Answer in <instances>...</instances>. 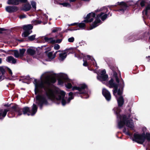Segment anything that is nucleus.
<instances>
[{
	"label": "nucleus",
	"mask_w": 150,
	"mask_h": 150,
	"mask_svg": "<svg viewBox=\"0 0 150 150\" xmlns=\"http://www.w3.org/2000/svg\"><path fill=\"white\" fill-rule=\"evenodd\" d=\"M87 57L88 59H90L91 60V63H93L94 66H95L97 69L98 68V67L97 66L96 63L93 58L89 55H87Z\"/></svg>",
	"instance_id": "412c9836"
},
{
	"label": "nucleus",
	"mask_w": 150,
	"mask_h": 150,
	"mask_svg": "<svg viewBox=\"0 0 150 150\" xmlns=\"http://www.w3.org/2000/svg\"><path fill=\"white\" fill-rule=\"evenodd\" d=\"M104 8H105L106 11H104L103 12H101L97 15L95 18V21L91 25L90 30H91L96 27L101 23L100 19L102 21H104L107 18L108 15L106 13L107 12V9L105 7H104Z\"/></svg>",
	"instance_id": "39448f33"
},
{
	"label": "nucleus",
	"mask_w": 150,
	"mask_h": 150,
	"mask_svg": "<svg viewBox=\"0 0 150 150\" xmlns=\"http://www.w3.org/2000/svg\"><path fill=\"white\" fill-rule=\"evenodd\" d=\"M87 88V85L85 84H82L79 85V86H74L72 87V90L74 91L76 90L78 91L75 93V94L79 93V94H84L83 98H87L89 96L87 93L86 90Z\"/></svg>",
	"instance_id": "0eeeda50"
},
{
	"label": "nucleus",
	"mask_w": 150,
	"mask_h": 150,
	"mask_svg": "<svg viewBox=\"0 0 150 150\" xmlns=\"http://www.w3.org/2000/svg\"><path fill=\"white\" fill-rule=\"evenodd\" d=\"M147 0H139L137 3H140L142 7L144 6H145V4Z\"/></svg>",
	"instance_id": "a878e982"
},
{
	"label": "nucleus",
	"mask_w": 150,
	"mask_h": 150,
	"mask_svg": "<svg viewBox=\"0 0 150 150\" xmlns=\"http://www.w3.org/2000/svg\"><path fill=\"white\" fill-rule=\"evenodd\" d=\"M56 79L54 75L50 72L43 74L40 77V80L35 79L33 83L35 86V95L39 93L36 97L35 103L42 109L43 105L48 104V100L59 101L62 100L63 106L69 103L74 98L72 92L69 93L68 99L65 97V93L64 91L55 88L52 83H54Z\"/></svg>",
	"instance_id": "f257e3e1"
},
{
	"label": "nucleus",
	"mask_w": 150,
	"mask_h": 150,
	"mask_svg": "<svg viewBox=\"0 0 150 150\" xmlns=\"http://www.w3.org/2000/svg\"><path fill=\"white\" fill-rule=\"evenodd\" d=\"M77 51L79 52V50H78Z\"/></svg>",
	"instance_id": "6e6d98bb"
},
{
	"label": "nucleus",
	"mask_w": 150,
	"mask_h": 150,
	"mask_svg": "<svg viewBox=\"0 0 150 150\" xmlns=\"http://www.w3.org/2000/svg\"><path fill=\"white\" fill-rule=\"evenodd\" d=\"M27 53L31 55H34L35 52V51L34 49L32 48L28 49L27 51Z\"/></svg>",
	"instance_id": "b1692460"
},
{
	"label": "nucleus",
	"mask_w": 150,
	"mask_h": 150,
	"mask_svg": "<svg viewBox=\"0 0 150 150\" xmlns=\"http://www.w3.org/2000/svg\"><path fill=\"white\" fill-rule=\"evenodd\" d=\"M149 141H150V134L147 132L146 133V135L145 134V138Z\"/></svg>",
	"instance_id": "2f4dec72"
},
{
	"label": "nucleus",
	"mask_w": 150,
	"mask_h": 150,
	"mask_svg": "<svg viewBox=\"0 0 150 150\" xmlns=\"http://www.w3.org/2000/svg\"><path fill=\"white\" fill-rule=\"evenodd\" d=\"M31 4L33 7V11H35L36 9V3L33 1H32L31 2Z\"/></svg>",
	"instance_id": "c756f323"
},
{
	"label": "nucleus",
	"mask_w": 150,
	"mask_h": 150,
	"mask_svg": "<svg viewBox=\"0 0 150 150\" xmlns=\"http://www.w3.org/2000/svg\"><path fill=\"white\" fill-rule=\"evenodd\" d=\"M4 52V51L2 50H0V52Z\"/></svg>",
	"instance_id": "de8ad7c7"
},
{
	"label": "nucleus",
	"mask_w": 150,
	"mask_h": 150,
	"mask_svg": "<svg viewBox=\"0 0 150 150\" xmlns=\"http://www.w3.org/2000/svg\"><path fill=\"white\" fill-rule=\"evenodd\" d=\"M2 62V59L0 58V64H1Z\"/></svg>",
	"instance_id": "8fccbe9b"
},
{
	"label": "nucleus",
	"mask_w": 150,
	"mask_h": 150,
	"mask_svg": "<svg viewBox=\"0 0 150 150\" xmlns=\"http://www.w3.org/2000/svg\"><path fill=\"white\" fill-rule=\"evenodd\" d=\"M59 52V51H57L53 53V52H49L47 53V55L48 58L50 59H54L56 56V55L57 52Z\"/></svg>",
	"instance_id": "f3484780"
},
{
	"label": "nucleus",
	"mask_w": 150,
	"mask_h": 150,
	"mask_svg": "<svg viewBox=\"0 0 150 150\" xmlns=\"http://www.w3.org/2000/svg\"><path fill=\"white\" fill-rule=\"evenodd\" d=\"M67 52L64 51L59 54V59L60 60L62 61L64 60L67 56V53L68 52V50H67Z\"/></svg>",
	"instance_id": "a211bd4d"
},
{
	"label": "nucleus",
	"mask_w": 150,
	"mask_h": 150,
	"mask_svg": "<svg viewBox=\"0 0 150 150\" xmlns=\"http://www.w3.org/2000/svg\"><path fill=\"white\" fill-rule=\"evenodd\" d=\"M43 16L45 18V20H46L48 18V16L47 15L45 14H44L43 15Z\"/></svg>",
	"instance_id": "c03bdc74"
},
{
	"label": "nucleus",
	"mask_w": 150,
	"mask_h": 150,
	"mask_svg": "<svg viewBox=\"0 0 150 150\" xmlns=\"http://www.w3.org/2000/svg\"><path fill=\"white\" fill-rule=\"evenodd\" d=\"M71 25H77L81 28H82L85 26V24L83 23H74L71 24Z\"/></svg>",
	"instance_id": "393cba45"
},
{
	"label": "nucleus",
	"mask_w": 150,
	"mask_h": 150,
	"mask_svg": "<svg viewBox=\"0 0 150 150\" xmlns=\"http://www.w3.org/2000/svg\"><path fill=\"white\" fill-rule=\"evenodd\" d=\"M7 3L9 5H18L19 4L18 0H8Z\"/></svg>",
	"instance_id": "5701e85b"
},
{
	"label": "nucleus",
	"mask_w": 150,
	"mask_h": 150,
	"mask_svg": "<svg viewBox=\"0 0 150 150\" xmlns=\"http://www.w3.org/2000/svg\"><path fill=\"white\" fill-rule=\"evenodd\" d=\"M83 65L84 66H88V63L86 61H85L84 59L83 60Z\"/></svg>",
	"instance_id": "a19ab883"
},
{
	"label": "nucleus",
	"mask_w": 150,
	"mask_h": 150,
	"mask_svg": "<svg viewBox=\"0 0 150 150\" xmlns=\"http://www.w3.org/2000/svg\"><path fill=\"white\" fill-rule=\"evenodd\" d=\"M76 0H70V2H74Z\"/></svg>",
	"instance_id": "09e8293b"
},
{
	"label": "nucleus",
	"mask_w": 150,
	"mask_h": 150,
	"mask_svg": "<svg viewBox=\"0 0 150 150\" xmlns=\"http://www.w3.org/2000/svg\"><path fill=\"white\" fill-rule=\"evenodd\" d=\"M44 39L46 42L48 43H50L52 44L55 43V40H54L52 38H48L47 37H44Z\"/></svg>",
	"instance_id": "4be33fe9"
},
{
	"label": "nucleus",
	"mask_w": 150,
	"mask_h": 150,
	"mask_svg": "<svg viewBox=\"0 0 150 150\" xmlns=\"http://www.w3.org/2000/svg\"><path fill=\"white\" fill-rule=\"evenodd\" d=\"M36 35H33L28 37V39L30 41H33L35 40Z\"/></svg>",
	"instance_id": "7c9ffc66"
},
{
	"label": "nucleus",
	"mask_w": 150,
	"mask_h": 150,
	"mask_svg": "<svg viewBox=\"0 0 150 150\" xmlns=\"http://www.w3.org/2000/svg\"><path fill=\"white\" fill-rule=\"evenodd\" d=\"M96 16L95 13L91 12L88 14L83 22L85 23H90L92 21Z\"/></svg>",
	"instance_id": "f8f14e48"
},
{
	"label": "nucleus",
	"mask_w": 150,
	"mask_h": 150,
	"mask_svg": "<svg viewBox=\"0 0 150 150\" xmlns=\"http://www.w3.org/2000/svg\"><path fill=\"white\" fill-rule=\"evenodd\" d=\"M146 130H147V129L146 127H143L142 129V130L143 132V133H144V134H145V132H146Z\"/></svg>",
	"instance_id": "37998d69"
},
{
	"label": "nucleus",
	"mask_w": 150,
	"mask_h": 150,
	"mask_svg": "<svg viewBox=\"0 0 150 150\" xmlns=\"http://www.w3.org/2000/svg\"><path fill=\"white\" fill-rule=\"evenodd\" d=\"M18 4H19L20 2H25L27 0H18Z\"/></svg>",
	"instance_id": "49530a36"
},
{
	"label": "nucleus",
	"mask_w": 150,
	"mask_h": 150,
	"mask_svg": "<svg viewBox=\"0 0 150 150\" xmlns=\"http://www.w3.org/2000/svg\"><path fill=\"white\" fill-rule=\"evenodd\" d=\"M135 40H132V41H135Z\"/></svg>",
	"instance_id": "4d7b16f0"
},
{
	"label": "nucleus",
	"mask_w": 150,
	"mask_h": 150,
	"mask_svg": "<svg viewBox=\"0 0 150 150\" xmlns=\"http://www.w3.org/2000/svg\"><path fill=\"white\" fill-rule=\"evenodd\" d=\"M77 30V29H73V30Z\"/></svg>",
	"instance_id": "603ef678"
},
{
	"label": "nucleus",
	"mask_w": 150,
	"mask_h": 150,
	"mask_svg": "<svg viewBox=\"0 0 150 150\" xmlns=\"http://www.w3.org/2000/svg\"><path fill=\"white\" fill-rule=\"evenodd\" d=\"M42 23L41 21H38L35 20L33 21L32 22V23L34 25H37L40 24Z\"/></svg>",
	"instance_id": "bb28decb"
},
{
	"label": "nucleus",
	"mask_w": 150,
	"mask_h": 150,
	"mask_svg": "<svg viewBox=\"0 0 150 150\" xmlns=\"http://www.w3.org/2000/svg\"><path fill=\"white\" fill-rule=\"evenodd\" d=\"M18 9V8L15 6H8L5 8L6 11L9 13L15 12L17 11Z\"/></svg>",
	"instance_id": "4468645a"
},
{
	"label": "nucleus",
	"mask_w": 150,
	"mask_h": 150,
	"mask_svg": "<svg viewBox=\"0 0 150 150\" xmlns=\"http://www.w3.org/2000/svg\"><path fill=\"white\" fill-rule=\"evenodd\" d=\"M62 41V40L61 39H57L56 40H55V43H60Z\"/></svg>",
	"instance_id": "79ce46f5"
},
{
	"label": "nucleus",
	"mask_w": 150,
	"mask_h": 150,
	"mask_svg": "<svg viewBox=\"0 0 150 150\" xmlns=\"http://www.w3.org/2000/svg\"><path fill=\"white\" fill-rule=\"evenodd\" d=\"M74 40V38L73 37H71L69 38L68 39V41L69 42H73Z\"/></svg>",
	"instance_id": "c9c22d12"
},
{
	"label": "nucleus",
	"mask_w": 150,
	"mask_h": 150,
	"mask_svg": "<svg viewBox=\"0 0 150 150\" xmlns=\"http://www.w3.org/2000/svg\"><path fill=\"white\" fill-rule=\"evenodd\" d=\"M61 30V28H55L52 30V32L53 33H55L58 31H60Z\"/></svg>",
	"instance_id": "72a5a7b5"
},
{
	"label": "nucleus",
	"mask_w": 150,
	"mask_h": 150,
	"mask_svg": "<svg viewBox=\"0 0 150 150\" xmlns=\"http://www.w3.org/2000/svg\"><path fill=\"white\" fill-rule=\"evenodd\" d=\"M59 77L58 80V84L61 86L64 85V83L66 87L68 88H70L72 87L71 83L74 85L73 81L69 79L67 74L61 73L59 74Z\"/></svg>",
	"instance_id": "423d86ee"
},
{
	"label": "nucleus",
	"mask_w": 150,
	"mask_h": 150,
	"mask_svg": "<svg viewBox=\"0 0 150 150\" xmlns=\"http://www.w3.org/2000/svg\"><path fill=\"white\" fill-rule=\"evenodd\" d=\"M6 61L8 62L15 64L16 62V59L12 56H10L8 57Z\"/></svg>",
	"instance_id": "6ab92c4d"
},
{
	"label": "nucleus",
	"mask_w": 150,
	"mask_h": 150,
	"mask_svg": "<svg viewBox=\"0 0 150 150\" xmlns=\"http://www.w3.org/2000/svg\"><path fill=\"white\" fill-rule=\"evenodd\" d=\"M14 55L15 57L18 58L20 57V54L18 51H15L14 52Z\"/></svg>",
	"instance_id": "473e14b6"
},
{
	"label": "nucleus",
	"mask_w": 150,
	"mask_h": 150,
	"mask_svg": "<svg viewBox=\"0 0 150 150\" xmlns=\"http://www.w3.org/2000/svg\"><path fill=\"white\" fill-rule=\"evenodd\" d=\"M60 4L64 6L69 7L70 6V4L67 3H64Z\"/></svg>",
	"instance_id": "f704fd0d"
},
{
	"label": "nucleus",
	"mask_w": 150,
	"mask_h": 150,
	"mask_svg": "<svg viewBox=\"0 0 150 150\" xmlns=\"http://www.w3.org/2000/svg\"><path fill=\"white\" fill-rule=\"evenodd\" d=\"M117 4L120 6V8L117 11H119L120 13L122 14L125 11L127 10L129 6L133 5L134 4H137V3H135L133 1H131L128 2L127 4L123 2H118Z\"/></svg>",
	"instance_id": "6e6552de"
},
{
	"label": "nucleus",
	"mask_w": 150,
	"mask_h": 150,
	"mask_svg": "<svg viewBox=\"0 0 150 150\" xmlns=\"http://www.w3.org/2000/svg\"><path fill=\"white\" fill-rule=\"evenodd\" d=\"M108 15H110V16H112V14H111H111H110V13H108Z\"/></svg>",
	"instance_id": "3c124183"
},
{
	"label": "nucleus",
	"mask_w": 150,
	"mask_h": 150,
	"mask_svg": "<svg viewBox=\"0 0 150 150\" xmlns=\"http://www.w3.org/2000/svg\"><path fill=\"white\" fill-rule=\"evenodd\" d=\"M149 49H150V46H149Z\"/></svg>",
	"instance_id": "13d9d810"
},
{
	"label": "nucleus",
	"mask_w": 150,
	"mask_h": 150,
	"mask_svg": "<svg viewBox=\"0 0 150 150\" xmlns=\"http://www.w3.org/2000/svg\"><path fill=\"white\" fill-rule=\"evenodd\" d=\"M48 48H49V50H50V48L49 47Z\"/></svg>",
	"instance_id": "864d4df0"
},
{
	"label": "nucleus",
	"mask_w": 150,
	"mask_h": 150,
	"mask_svg": "<svg viewBox=\"0 0 150 150\" xmlns=\"http://www.w3.org/2000/svg\"><path fill=\"white\" fill-rule=\"evenodd\" d=\"M123 132L126 135L131 136L132 135V134H131L128 131V129H124L123 130Z\"/></svg>",
	"instance_id": "c85d7f7f"
},
{
	"label": "nucleus",
	"mask_w": 150,
	"mask_h": 150,
	"mask_svg": "<svg viewBox=\"0 0 150 150\" xmlns=\"http://www.w3.org/2000/svg\"><path fill=\"white\" fill-rule=\"evenodd\" d=\"M7 70V67H0V71L1 72L2 75H0V81L4 79V74L6 73V70Z\"/></svg>",
	"instance_id": "2eb2a0df"
},
{
	"label": "nucleus",
	"mask_w": 150,
	"mask_h": 150,
	"mask_svg": "<svg viewBox=\"0 0 150 150\" xmlns=\"http://www.w3.org/2000/svg\"><path fill=\"white\" fill-rule=\"evenodd\" d=\"M102 93L107 101H109L110 100L111 96L110 93L107 90L104 88H103Z\"/></svg>",
	"instance_id": "ddd939ff"
},
{
	"label": "nucleus",
	"mask_w": 150,
	"mask_h": 150,
	"mask_svg": "<svg viewBox=\"0 0 150 150\" xmlns=\"http://www.w3.org/2000/svg\"><path fill=\"white\" fill-rule=\"evenodd\" d=\"M25 51V49H24L20 50L19 54L20 57H22L23 56L24 53Z\"/></svg>",
	"instance_id": "cd10ccee"
},
{
	"label": "nucleus",
	"mask_w": 150,
	"mask_h": 150,
	"mask_svg": "<svg viewBox=\"0 0 150 150\" xmlns=\"http://www.w3.org/2000/svg\"><path fill=\"white\" fill-rule=\"evenodd\" d=\"M100 71L99 74L100 75L98 74L97 78L98 80L101 81H105L106 80L108 77L107 75L105 74L106 71L105 70Z\"/></svg>",
	"instance_id": "9b49d317"
},
{
	"label": "nucleus",
	"mask_w": 150,
	"mask_h": 150,
	"mask_svg": "<svg viewBox=\"0 0 150 150\" xmlns=\"http://www.w3.org/2000/svg\"><path fill=\"white\" fill-rule=\"evenodd\" d=\"M115 95L117 98L118 107H115L113 109L115 114L117 115L118 127L120 129L123 127L125 125L130 128L131 129H133L134 128V125L132 120L129 118L131 116L129 115L128 117H127L126 115H120L119 113L121 111L119 107L122 106L124 103V99L122 96H121L122 94V89H119L117 91Z\"/></svg>",
	"instance_id": "f03ea898"
},
{
	"label": "nucleus",
	"mask_w": 150,
	"mask_h": 150,
	"mask_svg": "<svg viewBox=\"0 0 150 150\" xmlns=\"http://www.w3.org/2000/svg\"><path fill=\"white\" fill-rule=\"evenodd\" d=\"M71 53H74V52H71Z\"/></svg>",
	"instance_id": "5fc2aeb1"
},
{
	"label": "nucleus",
	"mask_w": 150,
	"mask_h": 150,
	"mask_svg": "<svg viewBox=\"0 0 150 150\" xmlns=\"http://www.w3.org/2000/svg\"><path fill=\"white\" fill-rule=\"evenodd\" d=\"M26 16L24 14L21 15L19 16V18L20 19H23L26 18Z\"/></svg>",
	"instance_id": "ea45409f"
},
{
	"label": "nucleus",
	"mask_w": 150,
	"mask_h": 150,
	"mask_svg": "<svg viewBox=\"0 0 150 150\" xmlns=\"http://www.w3.org/2000/svg\"><path fill=\"white\" fill-rule=\"evenodd\" d=\"M33 28V25L30 24L23 25V29L24 31L22 33V36L24 37H27L32 32Z\"/></svg>",
	"instance_id": "9d476101"
},
{
	"label": "nucleus",
	"mask_w": 150,
	"mask_h": 150,
	"mask_svg": "<svg viewBox=\"0 0 150 150\" xmlns=\"http://www.w3.org/2000/svg\"><path fill=\"white\" fill-rule=\"evenodd\" d=\"M60 48L59 45L57 44H55L54 45V49L56 50H57Z\"/></svg>",
	"instance_id": "e433bc0d"
},
{
	"label": "nucleus",
	"mask_w": 150,
	"mask_h": 150,
	"mask_svg": "<svg viewBox=\"0 0 150 150\" xmlns=\"http://www.w3.org/2000/svg\"><path fill=\"white\" fill-rule=\"evenodd\" d=\"M6 29L4 28H0V33H4V31L6 30Z\"/></svg>",
	"instance_id": "58836bf2"
},
{
	"label": "nucleus",
	"mask_w": 150,
	"mask_h": 150,
	"mask_svg": "<svg viewBox=\"0 0 150 150\" xmlns=\"http://www.w3.org/2000/svg\"><path fill=\"white\" fill-rule=\"evenodd\" d=\"M8 111V110L6 109L3 111L1 110L0 111V119H3L6 115Z\"/></svg>",
	"instance_id": "aec40b11"
},
{
	"label": "nucleus",
	"mask_w": 150,
	"mask_h": 150,
	"mask_svg": "<svg viewBox=\"0 0 150 150\" xmlns=\"http://www.w3.org/2000/svg\"><path fill=\"white\" fill-rule=\"evenodd\" d=\"M114 75L115 78L116 82L117 84L113 82V80L111 79L109 81V84L110 87L111 88L114 87V89L113 90V93L114 95H115L117 91V89L118 87L120 88L119 89H122L124 87V83L123 79L122 78L119 79L117 76V74L116 72H114Z\"/></svg>",
	"instance_id": "7ed1b4c3"
},
{
	"label": "nucleus",
	"mask_w": 150,
	"mask_h": 150,
	"mask_svg": "<svg viewBox=\"0 0 150 150\" xmlns=\"http://www.w3.org/2000/svg\"><path fill=\"white\" fill-rule=\"evenodd\" d=\"M31 8V5L29 3H26L23 5L21 8V10L27 11L30 10Z\"/></svg>",
	"instance_id": "dca6fc26"
},
{
	"label": "nucleus",
	"mask_w": 150,
	"mask_h": 150,
	"mask_svg": "<svg viewBox=\"0 0 150 150\" xmlns=\"http://www.w3.org/2000/svg\"><path fill=\"white\" fill-rule=\"evenodd\" d=\"M75 57H77L78 58H81L82 56H81L80 55H77L76 54H75Z\"/></svg>",
	"instance_id": "a18cd8bd"
},
{
	"label": "nucleus",
	"mask_w": 150,
	"mask_h": 150,
	"mask_svg": "<svg viewBox=\"0 0 150 150\" xmlns=\"http://www.w3.org/2000/svg\"><path fill=\"white\" fill-rule=\"evenodd\" d=\"M133 140L137 142L142 144L144 142L145 139V134H139L137 133L134 134Z\"/></svg>",
	"instance_id": "1a4fd4ad"
},
{
	"label": "nucleus",
	"mask_w": 150,
	"mask_h": 150,
	"mask_svg": "<svg viewBox=\"0 0 150 150\" xmlns=\"http://www.w3.org/2000/svg\"><path fill=\"white\" fill-rule=\"evenodd\" d=\"M37 109L38 107L37 105L35 104H33L31 110L29 107H25L23 109H21L19 108H16L14 109V110L17 113L18 115L19 116L22 114V111L24 115L27 114L28 116L30 115L33 116L37 112Z\"/></svg>",
	"instance_id": "20e7f679"
},
{
	"label": "nucleus",
	"mask_w": 150,
	"mask_h": 150,
	"mask_svg": "<svg viewBox=\"0 0 150 150\" xmlns=\"http://www.w3.org/2000/svg\"><path fill=\"white\" fill-rule=\"evenodd\" d=\"M7 70H8V73L10 74L11 75V76H12V71H11V69H10L9 68H8V67H7Z\"/></svg>",
	"instance_id": "4c0bfd02"
}]
</instances>
